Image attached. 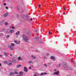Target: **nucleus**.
<instances>
[{"label":"nucleus","mask_w":76,"mask_h":76,"mask_svg":"<svg viewBox=\"0 0 76 76\" xmlns=\"http://www.w3.org/2000/svg\"><path fill=\"white\" fill-rule=\"evenodd\" d=\"M22 37L25 41L27 42L28 41V38L25 34H23L22 35Z\"/></svg>","instance_id":"1"},{"label":"nucleus","mask_w":76,"mask_h":76,"mask_svg":"<svg viewBox=\"0 0 76 76\" xmlns=\"http://www.w3.org/2000/svg\"><path fill=\"white\" fill-rule=\"evenodd\" d=\"M14 46H15V44L13 43H11V46H9L8 48H10V50H13L14 49H13V47H14Z\"/></svg>","instance_id":"2"},{"label":"nucleus","mask_w":76,"mask_h":76,"mask_svg":"<svg viewBox=\"0 0 76 76\" xmlns=\"http://www.w3.org/2000/svg\"><path fill=\"white\" fill-rule=\"evenodd\" d=\"M58 74H59V71L58 70L57 72H55L53 74V75H58Z\"/></svg>","instance_id":"3"},{"label":"nucleus","mask_w":76,"mask_h":76,"mask_svg":"<svg viewBox=\"0 0 76 76\" xmlns=\"http://www.w3.org/2000/svg\"><path fill=\"white\" fill-rule=\"evenodd\" d=\"M8 15V13H5L4 15L3 16H4V17H7V16Z\"/></svg>","instance_id":"4"},{"label":"nucleus","mask_w":76,"mask_h":76,"mask_svg":"<svg viewBox=\"0 0 76 76\" xmlns=\"http://www.w3.org/2000/svg\"><path fill=\"white\" fill-rule=\"evenodd\" d=\"M24 71L25 72H28V69H27V68H26L25 66L24 67Z\"/></svg>","instance_id":"5"},{"label":"nucleus","mask_w":76,"mask_h":76,"mask_svg":"<svg viewBox=\"0 0 76 76\" xmlns=\"http://www.w3.org/2000/svg\"><path fill=\"white\" fill-rule=\"evenodd\" d=\"M47 72H44L43 73H41L40 74V76H42L44 75H47Z\"/></svg>","instance_id":"6"},{"label":"nucleus","mask_w":76,"mask_h":76,"mask_svg":"<svg viewBox=\"0 0 76 76\" xmlns=\"http://www.w3.org/2000/svg\"><path fill=\"white\" fill-rule=\"evenodd\" d=\"M15 43H16V44H20V41H14Z\"/></svg>","instance_id":"7"},{"label":"nucleus","mask_w":76,"mask_h":76,"mask_svg":"<svg viewBox=\"0 0 76 76\" xmlns=\"http://www.w3.org/2000/svg\"><path fill=\"white\" fill-rule=\"evenodd\" d=\"M27 34L28 36H31V33L29 32H28L27 33Z\"/></svg>","instance_id":"8"},{"label":"nucleus","mask_w":76,"mask_h":76,"mask_svg":"<svg viewBox=\"0 0 76 76\" xmlns=\"http://www.w3.org/2000/svg\"><path fill=\"white\" fill-rule=\"evenodd\" d=\"M15 73L12 72H11L10 73V75H13Z\"/></svg>","instance_id":"9"},{"label":"nucleus","mask_w":76,"mask_h":76,"mask_svg":"<svg viewBox=\"0 0 76 76\" xmlns=\"http://www.w3.org/2000/svg\"><path fill=\"white\" fill-rule=\"evenodd\" d=\"M17 68H19L21 66V65H18L16 66Z\"/></svg>","instance_id":"10"},{"label":"nucleus","mask_w":76,"mask_h":76,"mask_svg":"<svg viewBox=\"0 0 76 76\" xmlns=\"http://www.w3.org/2000/svg\"><path fill=\"white\" fill-rule=\"evenodd\" d=\"M50 58L52 59H55V57L53 56H52L50 57Z\"/></svg>","instance_id":"11"},{"label":"nucleus","mask_w":76,"mask_h":76,"mask_svg":"<svg viewBox=\"0 0 76 76\" xmlns=\"http://www.w3.org/2000/svg\"><path fill=\"white\" fill-rule=\"evenodd\" d=\"M18 60L19 61H20V60H21V58H20V57H18Z\"/></svg>","instance_id":"12"},{"label":"nucleus","mask_w":76,"mask_h":76,"mask_svg":"<svg viewBox=\"0 0 76 76\" xmlns=\"http://www.w3.org/2000/svg\"><path fill=\"white\" fill-rule=\"evenodd\" d=\"M23 74V72H19V75H22Z\"/></svg>","instance_id":"13"},{"label":"nucleus","mask_w":76,"mask_h":76,"mask_svg":"<svg viewBox=\"0 0 76 76\" xmlns=\"http://www.w3.org/2000/svg\"><path fill=\"white\" fill-rule=\"evenodd\" d=\"M22 16L24 18H26V15H25L24 14H23Z\"/></svg>","instance_id":"14"},{"label":"nucleus","mask_w":76,"mask_h":76,"mask_svg":"<svg viewBox=\"0 0 76 76\" xmlns=\"http://www.w3.org/2000/svg\"><path fill=\"white\" fill-rule=\"evenodd\" d=\"M31 57L32 58H34V59L36 58V57L34 56H32Z\"/></svg>","instance_id":"15"},{"label":"nucleus","mask_w":76,"mask_h":76,"mask_svg":"<svg viewBox=\"0 0 76 76\" xmlns=\"http://www.w3.org/2000/svg\"><path fill=\"white\" fill-rule=\"evenodd\" d=\"M10 30H8L7 31H6V33H10Z\"/></svg>","instance_id":"16"},{"label":"nucleus","mask_w":76,"mask_h":76,"mask_svg":"<svg viewBox=\"0 0 76 76\" xmlns=\"http://www.w3.org/2000/svg\"><path fill=\"white\" fill-rule=\"evenodd\" d=\"M14 31H14V30H11L10 31V32L11 33H13V32H14Z\"/></svg>","instance_id":"17"},{"label":"nucleus","mask_w":76,"mask_h":76,"mask_svg":"<svg viewBox=\"0 0 76 76\" xmlns=\"http://www.w3.org/2000/svg\"><path fill=\"white\" fill-rule=\"evenodd\" d=\"M15 72H14V73L15 74H16V75H18V72H17L16 71H15Z\"/></svg>","instance_id":"18"},{"label":"nucleus","mask_w":76,"mask_h":76,"mask_svg":"<svg viewBox=\"0 0 76 76\" xmlns=\"http://www.w3.org/2000/svg\"><path fill=\"white\" fill-rule=\"evenodd\" d=\"M4 55H5V56H8V55H7V53H6L5 52L4 53Z\"/></svg>","instance_id":"19"},{"label":"nucleus","mask_w":76,"mask_h":76,"mask_svg":"<svg viewBox=\"0 0 76 76\" xmlns=\"http://www.w3.org/2000/svg\"><path fill=\"white\" fill-rule=\"evenodd\" d=\"M16 35H19V31H18L16 33Z\"/></svg>","instance_id":"20"},{"label":"nucleus","mask_w":76,"mask_h":76,"mask_svg":"<svg viewBox=\"0 0 76 76\" xmlns=\"http://www.w3.org/2000/svg\"><path fill=\"white\" fill-rule=\"evenodd\" d=\"M10 37V35H8L6 37V38H9Z\"/></svg>","instance_id":"21"},{"label":"nucleus","mask_w":76,"mask_h":76,"mask_svg":"<svg viewBox=\"0 0 76 76\" xmlns=\"http://www.w3.org/2000/svg\"><path fill=\"white\" fill-rule=\"evenodd\" d=\"M4 63L6 64L7 63V61H4Z\"/></svg>","instance_id":"22"},{"label":"nucleus","mask_w":76,"mask_h":76,"mask_svg":"<svg viewBox=\"0 0 76 76\" xmlns=\"http://www.w3.org/2000/svg\"><path fill=\"white\" fill-rule=\"evenodd\" d=\"M49 34H52V33L50 31L48 32Z\"/></svg>","instance_id":"23"},{"label":"nucleus","mask_w":76,"mask_h":76,"mask_svg":"<svg viewBox=\"0 0 76 76\" xmlns=\"http://www.w3.org/2000/svg\"><path fill=\"white\" fill-rule=\"evenodd\" d=\"M9 65H10V66H11V65H12V63H9Z\"/></svg>","instance_id":"24"},{"label":"nucleus","mask_w":76,"mask_h":76,"mask_svg":"<svg viewBox=\"0 0 76 76\" xmlns=\"http://www.w3.org/2000/svg\"><path fill=\"white\" fill-rule=\"evenodd\" d=\"M36 39H37V40H38L39 39V37H36Z\"/></svg>","instance_id":"25"},{"label":"nucleus","mask_w":76,"mask_h":76,"mask_svg":"<svg viewBox=\"0 0 76 76\" xmlns=\"http://www.w3.org/2000/svg\"><path fill=\"white\" fill-rule=\"evenodd\" d=\"M4 24H5V25H7V23L5 22V23Z\"/></svg>","instance_id":"26"},{"label":"nucleus","mask_w":76,"mask_h":76,"mask_svg":"<svg viewBox=\"0 0 76 76\" xmlns=\"http://www.w3.org/2000/svg\"><path fill=\"white\" fill-rule=\"evenodd\" d=\"M29 63H32V61H29Z\"/></svg>","instance_id":"27"},{"label":"nucleus","mask_w":76,"mask_h":76,"mask_svg":"<svg viewBox=\"0 0 76 76\" xmlns=\"http://www.w3.org/2000/svg\"><path fill=\"white\" fill-rule=\"evenodd\" d=\"M63 66H64V68H66V65H63Z\"/></svg>","instance_id":"28"},{"label":"nucleus","mask_w":76,"mask_h":76,"mask_svg":"<svg viewBox=\"0 0 76 76\" xmlns=\"http://www.w3.org/2000/svg\"><path fill=\"white\" fill-rule=\"evenodd\" d=\"M13 61H16V60L14 59H13Z\"/></svg>","instance_id":"29"},{"label":"nucleus","mask_w":76,"mask_h":76,"mask_svg":"<svg viewBox=\"0 0 76 76\" xmlns=\"http://www.w3.org/2000/svg\"><path fill=\"white\" fill-rule=\"evenodd\" d=\"M6 8L7 9H9V8H8V7H6Z\"/></svg>","instance_id":"30"},{"label":"nucleus","mask_w":76,"mask_h":76,"mask_svg":"<svg viewBox=\"0 0 76 76\" xmlns=\"http://www.w3.org/2000/svg\"><path fill=\"white\" fill-rule=\"evenodd\" d=\"M58 66H61V64H59L58 65Z\"/></svg>","instance_id":"31"},{"label":"nucleus","mask_w":76,"mask_h":76,"mask_svg":"<svg viewBox=\"0 0 76 76\" xmlns=\"http://www.w3.org/2000/svg\"><path fill=\"white\" fill-rule=\"evenodd\" d=\"M44 65H45V66L46 67H47V64H44Z\"/></svg>","instance_id":"32"},{"label":"nucleus","mask_w":76,"mask_h":76,"mask_svg":"<svg viewBox=\"0 0 76 76\" xmlns=\"http://www.w3.org/2000/svg\"><path fill=\"white\" fill-rule=\"evenodd\" d=\"M3 56V55H0V57H2Z\"/></svg>","instance_id":"33"},{"label":"nucleus","mask_w":76,"mask_h":76,"mask_svg":"<svg viewBox=\"0 0 76 76\" xmlns=\"http://www.w3.org/2000/svg\"><path fill=\"white\" fill-rule=\"evenodd\" d=\"M4 6H6V3H4Z\"/></svg>","instance_id":"34"},{"label":"nucleus","mask_w":76,"mask_h":76,"mask_svg":"<svg viewBox=\"0 0 76 76\" xmlns=\"http://www.w3.org/2000/svg\"><path fill=\"white\" fill-rule=\"evenodd\" d=\"M39 7H41V5L40 4H39Z\"/></svg>","instance_id":"35"},{"label":"nucleus","mask_w":76,"mask_h":76,"mask_svg":"<svg viewBox=\"0 0 76 76\" xmlns=\"http://www.w3.org/2000/svg\"><path fill=\"white\" fill-rule=\"evenodd\" d=\"M12 29H15V27H13V26H12Z\"/></svg>","instance_id":"36"},{"label":"nucleus","mask_w":76,"mask_h":76,"mask_svg":"<svg viewBox=\"0 0 76 76\" xmlns=\"http://www.w3.org/2000/svg\"><path fill=\"white\" fill-rule=\"evenodd\" d=\"M56 69H54V72H56Z\"/></svg>","instance_id":"37"},{"label":"nucleus","mask_w":76,"mask_h":76,"mask_svg":"<svg viewBox=\"0 0 76 76\" xmlns=\"http://www.w3.org/2000/svg\"><path fill=\"white\" fill-rule=\"evenodd\" d=\"M30 20H31V21H32V18H31V19H30Z\"/></svg>","instance_id":"38"},{"label":"nucleus","mask_w":76,"mask_h":76,"mask_svg":"<svg viewBox=\"0 0 76 76\" xmlns=\"http://www.w3.org/2000/svg\"><path fill=\"white\" fill-rule=\"evenodd\" d=\"M35 32H37V30H36L35 31Z\"/></svg>","instance_id":"39"},{"label":"nucleus","mask_w":76,"mask_h":76,"mask_svg":"<svg viewBox=\"0 0 76 76\" xmlns=\"http://www.w3.org/2000/svg\"><path fill=\"white\" fill-rule=\"evenodd\" d=\"M47 56H49V54H48V53H47Z\"/></svg>","instance_id":"40"},{"label":"nucleus","mask_w":76,"mask_h":76,"mask_svg":"<svg viewBox=\"0 0 76 76\" xmlns=\"http://www.w3.org/2000/svg\"><path fill=\"white\" fill-rule=\"evenodd\" d=\"M29 69H31V67L30 66V67H29Z\"/></svg>","instance_id":"41"},{"label":"nucleus","mask_w":76,"mask_h":76,"mask_svg":"<svg viewBox=\"0 0 76 76\" xmlns=\"http://www.w3.org/2000/svg\"><path fill=\"white\" fill-rule=\"evenodd\" d=\"M34 76H37V75H34Z\"/></svg>","instance_id":"42"},{"label":"nucleus","mask_w":76,"mask_h":76,"mask_svg":"<svg viewBox=\"0 0 76 76\" xmlns=\"http://www.w3.org/2000/svg\"><path fill=\"white\" fill-rule=\"evenodd\" d=\"M65 13H65V12H64V13H63V15H65Z\"/></svg>","instance_id":"43"},{"label":"nucleus","mask_w":76,"mask_h":76,"mask_svg":"<svg viewBox=\"0 0 76 76\" xmlns=\"http://www.w3.org/2000/svg\"><path fill=\"white\" fill-rule=\"evenodd\" d=\"M10 55L11 56H12V55L11 54H10Z\"/></svg>","instance_id":"44"},{"label":"nucleus","mask_w":76,"mask_h":76,"mask_svg":"<svg viewBox=\"0 0 76 76\" xmlns=\"http://www.w3.org/2000/svg\"><path fill=\"white\" fill-rule=\"evenodd\" d=\"M71 61H73H73L72 59H71Z\"/></svg>","instance_id":"45"},{"label":"nucleus","mask_w":76,"mask_h":76,"mask_svg":"<svg viewBox=\"0 0 76 76\" xmlns=\"http://www.w3.org/2000/svg\"><path fill=\"white\" fill-rule=\"evenodd\" d=\"M0 66H1V64H0Z\"/></svg>","instance_id":"46"},{"label":"nucleus","mask_w":76,"mask_h":76,"mask_svg":"<svg viewBox=\"0 0 76 76\" xmlns=\"http://www.w3.org/2000/svg\"><path fill=\"white\" fill-rule=\"evenodd\" d=\"M64 10H66V9L64 8Z\"/></svg>","instance_id":"47"},{"label":"nucleus","mask_w":76,"mask_h":76,"mask_svg":"<svg viewBox=\"0 0 76 76\" xmlns=\"http://www.w3.org/2000/svg\"><path fill=\"white\" fill-rule=\"evenodd\" d=\"M26 17H28V15H26Z\"/></svg>","instance_id":"48"},{"label":"nucleus","mask_w":76,"mask_h":76,"mask_svg":"<svg viewBox=\"0 0 76 76\" xmlns=\"http://www.w3.org/2000/svg\"><path fill=\"white\" fill-rule=\"evenodd\" d=\"M64 9H65V7H64Z\"/></svg>","instance_id":"49"},{"label":"nucleus","mask_w":76,"mask_h":76,"mask_svg":"<svg viewBox=\"0 0 76 76\" xmlns=\"http://www.w3.org/2000/svg\"><path fill=\"white\" fill-rule=\"evenodd\" d=\"M57 32H58V31H57Z\"/></svg>","instance_id":"50"},{"label":"nucleus","mask_w":76,"mask_h":76,"mask_svg":"<svg viewBox=\"0 0 76 76\" xmlns=\"http://www.w3.org/2000/svg\"><path fill=\"white\" fill-rule=\"evenodd\" d=\"M0 35H1L0 34Z\"/></svg>","instance_id":"51"}]
</instances>
